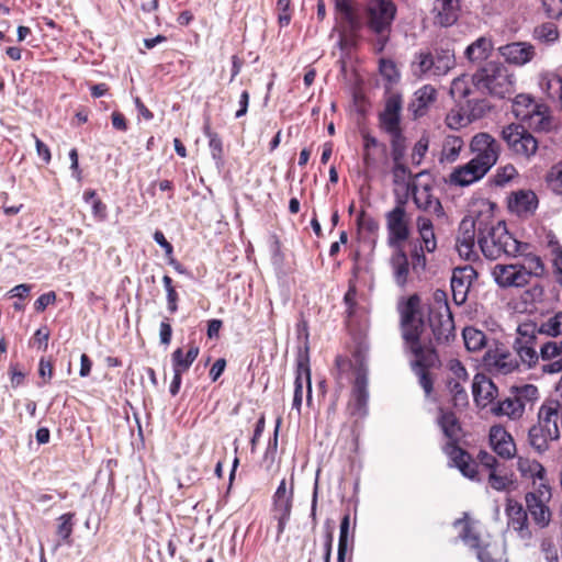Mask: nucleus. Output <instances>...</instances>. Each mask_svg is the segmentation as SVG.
<instances>
[{
    "label": "nucleus",
    "instance_id": "obj_42",
    "mask_svg": "<svg viewBox=\"0 0 562 562\" xmlns=\"http://www.w3.org/2000/svg\"><path fill=\"white\" fill-rule=\"evenodd\" d=\"M463 147V140L460 136L448 135L442 144V150L440 155V162L452 164L454 162Z\"/></svg>",
    "mask_w": 562,
    "mask_h": 562
},
{
    "label": "nucleus",
    "instance_id": "obj_63",
    "mask_svg": "<svg viewBox=\"0 0 562 562\" xmlns=\"http://www.w3.org/2000/svg\"><path fill=\"white\" fill-rule=\"evenodd\" d=\"M477 461L481 467L488 471V473L492 472V470L499 469V463L496 457L487 451L481 450L477 453Z\"/></svg>",
    "mask_w": 562,
    "mask_h": 562
},
{
    "label": "nucleus",
    "instance_id": "obj_24",
    "mask_svg": "<svg viewBox=\"0 0 562 562\" xmlns=\"http://www.w3.org/2000/svg\"><path fill=\"white\" fill-rule=\"evenodd\" d=\"M487 171L482 169L474 160L456 168L450 175V182L457 186H470L482 179Z\"/></svg>",
    "mask_w": 562,
    "mask_h": 562
},
{
    "label": "nucleus",
    "instance_id": "obj_9",
    "mask_svg": "<svg viewBox=\"0 0 562 562\" xmlns=\"http://www.w3.org/2000/svg\"><path fill=\"white\" fill-rule=\"evenodd\" d=\"M551 499V488L548 483H540L536 491L525 495L527 514L539 528H546L551 521V510L548 506Z\"/></svg>",
    "mask_w": 562,
    "mask_h": 562
},
{
    "label": "nucleus",
    "instance_id": "obj_45",
    "mask_svg": "<svg viewBox=\"0 0 562 562\" xmlns=\"http://www.w3.org/2000/svg\"><path fill=\"white\" fill-rule=\"evenodd\" d=\"M535 335H544L548 337H558L562 334V312L542 322L540 325L535 323Z\"/></svg>",
    "mask_w": 562,
    "mask_h": 562
},
{
    "label": "nucleus",
    "instance_id": "obj_2",
    "mask_svg": "<svg viewBox=\"0 0 562 562\" xmlns=\"http://www.w3.org/2000/svg\"><path fill=\"white\" fill-rule=\"evenodd\" d=\"M398 312L401 314L403 339L415 357V360L412 362V369L423 368L424 370H429L436 366L438 357L434 348L420 344L425 322L420 312L419 296L417 294L411 295L398 305Z\"/></svg>",
    "mask_w": 562,
    "mask_h": 562
},
{
    "label": "nucleus",
    "instance_id": "obj_22",
    "mask_svg": "<svg viewBox=\"0 0 562 562\" xmlns=\"http://www.w3.org/2000/svg\"><path fill=\"white\" fill-rule=\"evenodd\" d=\"M437 100V90L431 85H424L415 91L408 111L412 112L414 119L422 117L427 114L430 106Z\"/></svg>",
    "mask_w": 562,
    "mask_h": 562
},
{
    "label": "nucleus",
    "instance_id": "obj_41",
    "mask_svg": "<svg viewBox=\"0 0 562 562\" xmlns=\"http://www.w3.org/2000/svg\"><path fill=\"white\" fill-rule=\"evenodd\" d=\"M467 519H468V514L465 513L463 518H459L453 522L454 527H457L459 525H463L462 532L459 536L460 539L469 548L475 549L476 553L479 552V550H486L485 548L481 547V539H480L479 532H476L474 530V528L471 526V524Z\"/></svg>",
    "mask_w": 562,
    "mask_h": 562
},
{
    "label": "nucleus",
    "instance_id": "obj_51",
    "mask_svg": "<svg viewBox=\"0 0 562 562\" xmlns=\"http://www.w3.org/2000/svg\"><path fill=\"white\" fill-rule=\"evenodd\" d=\"M74 516H75V514H72V513H66V514H63L58 518L57 535L67 544L71 543L70 536H71L72 529H74V524H72Z\"/></svg>",
    "mask_w": 562,
    "mask_h": 562
},
{
    "label": "nucleus",
    "instance_id": "obj_64",
    "mask_svg": "<svg viewBox=\"0 0 562 562\" xmlns=\"http://www.w3.org/2000/svg\"><path fill=\"white\" fill-rule=\"evenodd\" d=\"M413 371L418 376L419 385L423 387L426 396H429L432 392L434 382L428 370H424L423 368H416Z\"/></svg>",
    "mask_w": 562,
    "mask_h": 562
},
{
    "label": "nucleus",
    "instance_id": "obj_25",
    "mask_svg": "<svg viewBox=\"0 0 562 562\" xmlns=\"http://www.w3.org/2000/svg\"><path fill=\"white\" fill-rule=\"evenodd\" d=\"M303 379L306 383L307 390V402L312 400V383H311V371L307 362L299 361L296 376L294 381V394L292 408L301 413V406L303 401Z\"/></svg>",
    "mask_w": 562,
    "mask_h": 562
},
{
    "label": "nucleus",
    "instance_id": "obj_56",
    "mask_svg": "<svg viewBox=\"0 0 562 562\" xmlns=\"http://www.w3.org/2000/svg\"><path fill=\"white\" fill-rule=\"evenodd\" d=\"M162 283L167 293V308L173 314L178 311L179 295L172 284V279L169 276H164Z\"/></svg>",
    "mask_w": 562,
    "mask_h": 562
},
{
    "label": "nucleus",
    "instance_id": "obj_59",
    "mask_svg": "<svg viewBox=\"0 0 562 562\" xmlns=\"http://www.w3.org/2000/svg\"><path fill=\"white\" fill-rule=\"evenodd\" d=\"M359 227L369 234H376L379 231V223L373 217L368 215L364 211H361L357 217Z\"/></svg>",
    "mask_w": 562,
    "mask_h": 562
},
{
    "label": "nucleus",
    "instance_id": "obj_23",
    "mask_svg": "<svg viewBox=\"0 0 562 562\" xmlns=\"http://www.w3.org/2000/svg\"><path fill=\"white\" fill-rule=\"evenodd\" d=\"M560 438V430L542 428L533 425L528 431V442L530 447L539 454H543L550 448V442Z\"/></svg>",
    "mask_w": 562,
    "mask_h": 562
},
{
    "label": "nucleus",
    "instance_id": "obj_11",
    "mask_svg": "<svg viewBox=\"0 0 562 562\" xmlns=\"http://www.w3.org/2000/svg\"><path fill=\"white\" fill-rule=\"evenodd\" d=\"M535 323H525L518 326L517 337L514 341V349L522 364L532 368L540 358V351L537 352L536 346L538 337L535 335Z\"/></svg>",
    "mask_w": 562,
    "mask_h": 562
},
{
    "label": "nucleus",
    "instance_id": "obj_18",
    "mask_svg": "<svg viewBox=\"0 0 562 562\" xmlns=\"http://www.w3.org/2000/svg\"><path fill=\"white\" fill-rule=\"evenodd\" d=\"M403 108L402 95L391 93L384 104V110L379 114L380 127L385 132L401 130V111Z\"/></svg>",
    "mask_w": 562,
    "mask_h": 562
},
{
    "label": "nucleus",
    "instance_id": "obj_52",
    "mask_svg": "<svg viewBox=\"0 0 562 562\" xmlns=\"http://www.w3.org/2000/svg\"><path fill=\"white\" fill-rule=\"evenodd\" d=\"M540 551L547 562H559L558 550L555 547L554 537L551 535H543L540 539Z\"/></svg>",
    "mask_w": 562,
    "mask_h": 562
},
{
    "label": "nucleus",
    "instance_id": "obj_54",
    "mask_svg": "<svg viewBox=\"0 0 562 562\" xmlns=\"http://www.w3.org/2000/svg\"><path fill=\"white\" fill-rule=\"evenodd\" d=\"M171 363L173 373L183 374L187 372L193 362H191L186 356L182 348H177L171 353Z\"/></svg>",
    "mask_w": 562,
    "mask_h": 562
},
{
    "label": "nucleus",
    "instance_id": "obj_20",
    "mask_svg": "<svg viewBox=\"0 0 562 562\" xmlns=\"http://www.w3.org/2000/svg\"><path fill=\"white\" fill-rule=\"evenodd\" d=\"M472 394L475 404L485 408L494 404V400L498 395V389L485 374L476 373L472 382Z\"/></svg>",
    "mask_w": 562,
    "mask_h": 562
},
{
    "label": "nucleus",
    "instance_id": "obj_47",
    "mask_svg": "<svg viewBox=\"0 0 562 562\" xmlns=\"http://www.w3.org/2000/svg\"><path fill=\"white\" fill-rule=\"evenodd\" d=\"M391 138V156L393 160H403L406 153V138L402 128L387 133Z\"/></svg>",
    "mask_w": 562,
    "mask_h": 562
},
{
    "label": "nucleus",
    "instance_id": "obj_38",
    "mask_svg": "<svg viewBox=\"0 0 562 562\" xmlns=\"http://www.w3.org/2000/svg\"><path fill=\"white\" fill-rule=\"evenodd\" d=\"M528 248L522 247L524 254L522 261L518 262L527 273V281L529 282L531 277L541 278L546 272L544 265L541 258L535 254L527 252Z\"/></svg>",
    "mask_w": 562,
    "mask_h": 562
},
{
    "label": "nucleus",
    "instance_id": "obj_57",
    "mask_svg": "<svg viewBox=\"0 0 562 562\" xmlns=\"http://www.w3.org/2000/svg\"><path fill=\"white\" fill-rule=\"evenodd\" d=\"M547 182L557 194L562 195V161L551 167L547 175Z\"/></svg>",
    "mask_w": 562,
    "mask_h": 562
},
{
    "label": "nucleus",
    "instance_id": "obj_14",
    "mask_svg": "<svg viewBox=\"0 0 562 562\" xmlns=\"http://www.w3.org/2000/svg\"><path fill=\"white\" fill-rule=\"evenodd\" d=\"M429 326L438 344L449 342L454 338V323L449 305H440L439 311H429Z\"/></svg>",
    "mask_w": 562,
    "mask_h": 562
},
{
    "label": "nucleus",
    "instance_id": "obj_13",
    "mask_svg": "<svg viewBox=\"0 0 562 562\" xmlns=\"http://www.w3.org/2000/svg\"><path fill=\"white\" fill-rule=\"evenodd\" d=\"M483 360L488 370L495 374L507 375L519 368L517 356L503 346L488 349Z\"/></svg>",
    "mask_w": 562,
    "mask_h": 562
},
{
    "label": "nucleus",
    "instance_id": "obj_36",
    "mask_svg": "<svg viewBox=\"0 0 562 562\" xmlns=\"http://www.w3.org/2000/svg\"><path fill=\"white\" fill-rule=\"evenodd\" d=\"M517 469L522 477L539 480L540 483L546 482V469L537 460L519 457L517 460Z\"/></svg>",
    "mask_w": 562,
    "mask_h": 562
},
{
    "label": "nucleus",
    "instance_id": "obj_7",
    "mask_svg": "<svg viewBox=\"0 0 562 562\" xmlns=\"http://www.w3.org/2000/svg\"><path fill=\"white\" fill-rule=\"evenodd\" d=\"M501 137L508 150L515 156L529 160L538 150V140L521 124L512 123L504 126L501 131Z\"/></svg>",
    "mask_w": 562,
    "mask_h": 562
},
{
    "label": "nucleus",
    "instance_id": "obj_37",
    "mask_svg": "<svg viewBox=\"0 0 562 562\" xmlns=\"http://www.w3.org/2000/svg\"><path fill=\"white\" fill-rule=\"evenodd\" d=\"M391 266L393 269V277L395 283L403 288L407 283L409 273V262L405 252L398 249L391 258Z\"/></svg>",
    "mask_w": 562,
    "mask_h": 562
},
{
    "label": "nucleus",
    "instance_id": "obj_35",
    "mask_svg": "<svg viewBox=\"0 0 562 562\" xmlns=\"http://www.w3.org/2000/svg\"><path fill=\"white\" fill-rule=\"evenodd\" d=\"M434 77L447 75L456 66L454 52L449 48H439L432 54Z\"/></svg>",
    "mask_w": 562,
    "mask_h": 562
},
{
    "label": "nucleus",
    "instance_id": "obj_33",
    "mask_svg": "<svg viewBox=\"0 0 562 562\" xmlns=\"http://www.w3.org/2000/svg\"><path fill=\"white\" fill-rule=\"evenodd\" d=\"M492 50V40L486 36H481L465 48L464 56L472 64H481L490 57Z\"/></svg>",
    "mask_w": 562,
    "mask_h": 562
},
{
    "label": "nucleus",
    "instance_id": "obj_30",
    "mask_svg": "<svg viewBox=\"0 0 562 562\" xmlns=\"http://www.w3.org/2000/svg\"><path fill=\"white\" fill-rule=\"evenodd\" d=\"M539 86L548 99L562 109V78L557 74H544L540 77Z\"/></svg>",
    "mask_w": 562,
    "mask_h": 562
},
{
    "label": "nucleus",
    "instance_id": "obj_58",
    "mask_svg": "<svg viewBox=\"0 0 562 562\" xmlns=\"http://www.w3.org/2000/svg\"><path fill=\"white\" fill-rule=\"evenodd\" d=\"M562 357V341L550 340L540 346V358L543 361Z\"/></svg>",
    "mask_w": 562,
    "mask_h": 562
},
{
    "label": "nucleus",
    "instance_id": "obj_16",
    "mask_svg": "<svg viewBox=\"0 0 562 562\" xmlns=\"http://www.w3.org/2000/svg\"><path fill=\"white\" fill-rule=\"evenodd\" d=\"M494 281L499 288H522L528 284L527 273L519 263L495 265L492 270Z\"/></svg>",
    "mask_w": 562,
    "mask_h": 562
},
{
    "label": "nucleus",
    "instance_id": "obj_48",
    "mask_svg": "<svg viewBox=\"0 0 562 562\" xmlns=\"http://www.w3.org/2000/svg\"><path fill=\"white\" fill-rule=\"evenodd\" d=\"M447 387L452 396V402L456 407H464L469 403L468 393L462 385V382L457 380H448Z\"/></svg>",
    "mask_w": 562,
    "mask_h": 562
},
{
    "label": "nucleus",
    "instance_id": "obj_50",
    "mask_svg": "<svg viewBox=\"0 0 562 562\" xmlns=\"http://www.w3.org/2000/svg\"><path fill=\"white\" fill-rule=\"evenodd\" d=\"M204 135L209 138V147L211 150L212 158L216 162H222L223 158V143L217 133L213 132L209 124L203 128Z\"/></svg>",
    "mask_w": 562,
    "mask_h": 562
},
{
    "label": "nucleus",
    "instance_id": "obj_10",
    "mask_svg": "<svg viewBox=\"0 0 562 562\" xmlns=\"http://www.w3.org/2000/svg\"><path fill=\"white\" fill-rule=\"evenodd\" d=\"M387 243L391 247H401L409 237V217L405 201L398 199L394 209L385 214Z\"/></svg>",
    "mask_w": 562,
    "mask_h": 562
},
{
    "label": "nucleus",
    "instance_id": "obj_28",
    "mask_svg": "<svg viewBox=\"0 0 562 562\" xmlns=\"http://www.w3.org/2000/svg\"><path fill=\"white\" fill-rule=\"evenodd\" d=\"M432 11L436 13V22L441 26H451L459 16L458 0H435Z\"/></svg>",
    "mask_w": 562,
    "mask_h": 562
},
{
    "label": "nucleus",
    "instance_id": "obj_31",
    "mask_svg": "<svg viewBox=\"0 0 562 562\" xmlns=\"http://www.w3.org/2000/svg\"><path fill=\"white\" fill-rule=\"evenodd\" d=\"M538 206L537 195L532 191L520 190L509 200V209L518 215L531 214Z\"/></svg>",
    "mask_w": 562,
    "mask_h": 562
},
{
    "label": "nucleus",
    "instance_id": "obj_21",
    "mask_svg": "<svg viewBox=\"0 0 562 562\" xmlns=\"http://www.w3.org/2000/svg\"><path fill=\"white\" fill-rule=\"evenodd\" d=\"M490 443L501 458L512 459L516 453V445L512 435L501 425L491 427Z\"/></svg>",
    "mask_w": 562,
    "mask_h": 562
},
{
    "label": "nucleus",
    "instance_id": "obj_8",
    "mask_svg": "<svg viewBox=\"0 0 562 562\" xmlns=\"http://www.w3.org/2000/svg\"><path fill=\"white\" fill-rule=\"evenodd\" d=\"M470 150L472 160L488 172L499 158L501 145L492 135L482 132L472 137Z\"/></svg>",
    "mask_w": 562,
    "mask_h": 562
},
{
    "label": "nucleus",
    "instance_id": "obj_1",
    "mask_svg": "<svg viewBox=\"0 0 562 562\" xmlns=\"http://www.w3.org/2000/svg\"><path fill=\"white\" fill-rule=\"evenodd\" d=\"M476 246L488 260L522 255V247L529 248L508 233L504 222L494 221L491 215L467 216L460 222L456 243L460 257L473 260L477 257Z\"/></svg>",
    "mask_w": 562,
    "mask_h": 562
},
{
    "label": "nucleus",
    "instance_id": "obj_34",
    "mask_svg": "<svg viewBox=\"0 0 562 562\" xmlns=\"http://www.w3.org/2000/svg\"><path fill=\"white\" fill-rule=\"evenodd\" d=\"M411 69L417 78L434 77L432 53L429 50L417 52L412 60Z\"/></svg>",
    "mask_w": 562,
    "mask_h": 562
},
{
    "label": "nucleus",
    "instance_id": "obj_53",
    "mask_svg": "<svg viewBox=\"0 0 562 562\" xmlns=\"http://www.w3.org/2000/svg\"><path fill=\"white\" fill-rule=\"evenodd\" d=\"M487 481L490 486L498 492L506 491L513 484V480L506 474H501L499 469L492 470L488 473Z\"/></svg>",
    "mask_w": 562,
    "mask_h": 562
},
{
    "label": "nucleus",
    "instance_id": "obj_27",
    "mask_svg": "<svg viewBox=\"0 0 562 562\" xmlns=\"http://www.w3.org/2000/svg\"><path fill=\"white\" fill-rule=\"evenodd\" d=\"M412 196L414 203L419 210L442 214V206L440 201L431 194V187L429 184L416 186L412 188Z\"/></svg>",
    "mask_w": 562,
    "mask_h": 562
},
{
    "label": "nucleus",
    "instance_id": "obj_44",
    "mask_svg": "<svg viewBox=\"0 0 562 562\" xmlns=\"http://www.w3.org/2000/svg\"><path fill=\"white\" fill-rule=\"evenodd\" d=\"M540 104L541 103H537L529 94L521 93L514 99L513 113L517 119L525 121L532 113L535 106H539Z\"/></svg>",
    "mask_w": 562,
    "mask_h": 562
},
{
    "label": "nucleus",
    "instance_id": "obj_29",
    "mask_svg": "<svg viewBox=\"0 0 562 562\" xmlns=\"http://www.w3.org/2000/svg\"><path fill=\"white\" fill-rule=\"evenodd\" d=\"M491 413L497 417H507L512 420H517L524 415L525 411L524 404L512 393L510 396L494 403L491 406Z\"/></svg>",
    "mask_w": 562,
    "mask_h": 562
},
{
    "label": "nucleus",
    "instance_id": "obj_60",
    "mask_svg": "<svg viewBox=\"0 0 562 562\" xmlns=\"http://www.w3.org/2000/svg\"><path fill=\"white\" fill-rule=\"evenodd\" d=\"M429 140L427 137L419 138L414 145L412 153V162L416 166L420 165L423 158L428 150Z\"/></svg>",
    "mask_w": 562,
    "mask_h": 562
},
{
    "label": "nucleus",
    "instance_id": "obj_39",
    "mask_svg": "<svg viewBox=\"0 0 562 562\" xmlns=\"http://www.w3.org/2000/svg\"><path fill=\"white\" fill-rule=\"evenodd\" d=\"M526 121H528L529 127L537 132H549L552 126L549 109L544 104L535 106V110H532V113Z\"/></svg>",
    "mask_w": 562,
    "mask_h": 562
},
{
    "label": "nucleus",
    "instance_id": "obj_55",
    "mask_svg": "<svg viewBox=\"0 0 562 562\" xmlns=\"http://www.w3.org/2000/svg\"><path fill=\"white\" fill-rule=\"evenodd\" d=\"M536 36L541 42L552 44L559 38L558 27L553 23H544L535 30Z\"/></svg>",
    "mask_w": 562,
    "mask_h": 562
},
{
    "label": "nucleus",
    "instance_id": "obj_17",
    "mask_svg": "<svg viewBox=\"0 0 562 562\" xmlns=\"http://www.w3.org/2000/svg\"><path fill=\"white\" fill-rule=\"evenodd\" d=\"M477 273L471 266L458 267L451 277L452 300L457 305H462L468 299L469 290L476 279Z\"/></svg>",
    "mask_w": 562,
    "mask_h": 562
},
{
    "label": "nucleus",
    "instance_id": "obj_62",
    "mask_svg": "<svg viewBox=\"0 0 562 562\" xmlns=\"http://www.w3.org/2000/svg\"><path fill=\"white\" fill-rule=\"evenodd\" d=\"M542 7L548 18L559 19L562 16V0H542Z\"/></svg>",
    "mask_w": 562,
    "mask_h": 562
},
{
    "label": "nucleus",
    "instance_id": "obj_15",
    "mask_svg": "<svg viewBox=\"0 0 562 562\" xmlns=\"http://www.w3.org/2000/svg\"><path fill=\"white\" fill-rule=\"evenodd\" d=\"M471 89L467 86L464 78H456L450 87V94L452 98L467 108L473 119H479L484 115L488 109L485 100L471 99Z\"/></svg>",
    "mask_w": 562,
    "mask_h": 562
},
{
    "label": "nucleus",
    "instance_id": "obj_19",
    "mask_svg": "<svg viewBox=\"0 0 562 562\" xmlns=\"http://www.w3.org/2000/svg\"><path fill=\"white\" fill-rule=\"evenodd\" d=\"M505 512L508 520V527L516 531L520 539H531L532 533L528 526V514L522 505L516 501L508 499Z\"/></svg>",
    "mask_w": 562,
    "mask_h": 562
},
{
    "label": "nucleus",
    "instance_id": "obj_12",
    "mask_svg": "<svg viewBox=\"0 0 562 562\" xmlns=\"http://www.w3.org/2000/svg\"><path fill=\"white\" fill-rule=\"evenodd\" d=\"M293 506V477L291 479V486H286V481L283 479L272 497V514L273 518L278 521V535L283 533L285 526L291 517Z\"/></svg>",
    "mask_w": 562,
    "mask_h": 562
},
{
    "label": "nucleus",
    "instance_id": "obj_3",
    "mask_svg": "<svg viewBox=\"0 0 562 562\" xmlns=\"http://www.w3.org/2000/svg\"><path fill=\"white\" fill-rule=\"evenodd\" d=\"M438 424L450 440L443 447V451L449 457L451 465L458 468L462 475L471 481L480 482L482 479L477 477L476 464L472 462L470 454L457 445L461 427L454 413L440 408Z\"/></svg>",
    "mask_w": 562,
    "mask_h": 562
},
{
    "label": "nucleus",
    "instance_id": "obj_49",
    "mask_svg": "<svg viewBox=\"0 0 562 562\" xmlns=\"http://www.w3.org/2000/svg\"><path fill=\"white\" fill-rule=\"evenodd\" d=\"M521 404H524V411L527 404H531L539 397L538 387L533 384H524L513 389L512 392Z\"/></svg>",
    "mask_w": 562,
    "mask_h": 562
},
{
    "label": "nucleus",
    "instance_id": "obj_5",
    "mask_svg": "<svg viewBox=\"0 0 562 562\" xmlns=\"http://www.w3.org/2000/svg\"><path fill=\"white\" fill-rule=\"evenodd\" d=\"M335 362L337 370L336 379L339 383H342L345 373H348L350 370H355V381L352 384L351 396L348 403V409L352 416H366L369 401L367 368L363 363H360L357 368H355L353 363L348 358L342 356H338Z\"/></svg>",
    "mask_w": 562,
    "mask_h": 562
},
{
    "label": "nucleus",
    "instance_id": "obj_61",
    "mask_svg": "<svg viewBox=\"0 0 562 562\" xmlns=\"http://www.w3.org/2000/svg\"><path fill=\"white\" fill-rule=\"evenodd\" d=\"M379 68H380L381 75L389 82H395L400 77L396 66L392 60L381 59Z\"/></svg>",
    "mask_w": 562,
    "mask_h": 562
},
{
    "label": "nucleus",
    "instance_id": "obj_26",
    "mask_svg": "<svg viewBox=\"0 0 562 562\" xmlns=\"http://www.w3.org/2000/svg\"><path fill=\"white\" fill-rule=\"evenodd\" d=\"M498 50L507 63L518 66L527 64L533 56V46L521 42L504 45Z\"/></svg>",
    "mask_w": 562,
    "mask_h": 562
},
{
    "label": "nucleus",
    "instance_id": "obj_4",
    "mask_svg": "<svg viewBox=\"0 0 562 562\" xmlns=\"http://www.w3.org/2000/svg\"><path fill=\"white\" fill-rule=\"evenodd\" d=\"M472 83L481 93L499 99L509 95L514 89L513 75L504 65L495 61L479 68L472 76Z\"/></svg>",
    "mask_w": 562,
    "mask_h": 562
},
{
    "label": "nucleus",
    "instance_id": "obj_46",
    "mask_svg": "<svg viewBox=\"0 0 562 562\" xmlns=\"http://www.w3.org/2000/svg\"><path fill=\"white\" fill-rule=\"evenodd\" d=\"M463 340L469 351H479L486 344V336L482 330L473 327H467L463 329Z\"/></svg>",
    "mask_w": 562,
    "mask_h": 562
},
{
    "label": "nucleus",
    "instance_id": "obj_43",
    "mask_svg": "<svg viewBox=\"0 0 562 562\" xmlns=\"http://www.w3.org/2000/svg\"><path fill=\"white\" fill-rule=\"evenodd\" d=\"M417 227L423 240L422 248L432 252L437 247L432 222L426 217H418Z\"/></svg>",
    "mask_w": 562,
    "mask_h": 562
},
{
    "label": "nucleus",
    "instance_id": "obj_40",
    "mask_svg": "<svg viewBox=\"0 0 562 562\" xmlns=\"http://www.w3.org/2000/svg\"><path fill=\"white\" fill-rule=\"evenodd\" d=\"M335 9L340 14L350 32H357L361 27L358 14L349 0H335Z\"/></svg>",
    "mask_w": 562,
    "mask_h": 562
},
{
    "label": "nucleus",
    "instance_id": "obj_32",
    "mask_svg": "<svg viewBox=\"0 0 562 562\" xmlns=\"http://www.w3.org/2000/svg\"><path fill=\"white\" fill-rule=\"evenodd\" d=\"M560 403L558 401H550L543 403L538 412V424L542 428H550L552 430H560L559 420L561 419Z\"/></svg>",
    "mask_w": 562,
    "mask_h": 562
},
{
    "label": "nucleus",
    "instance_id": "obj_6",
    "mask_svg": "<svg viewBox=\"0 0 562 562\" xmlns=\"http://www.w3.org/2000/svg\"><path fill=\"white\" fill-rule=\"evenodd\" d=\"M366 15L368 29L376 35L375 49L382 52L390 40L396 5L391 0H369Z\"/></svg>",
    "mask_w": 562,
    "mask_h": 562
}]
</instances>
